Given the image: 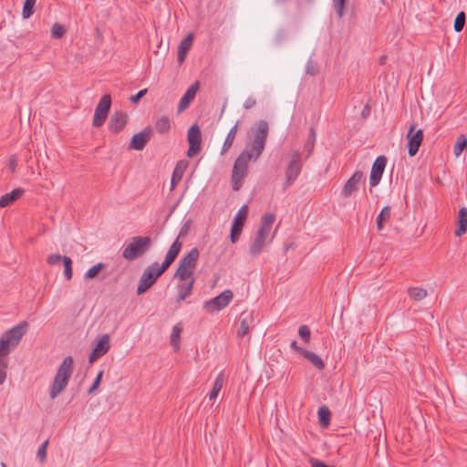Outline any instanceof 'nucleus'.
<instances>
[{
    "instance_id": "obj_4",
    "label": "nucleus",
    "mask_w": 467,
    "mask_h": 467,
    "mask_svg": "<svg viewBox=\"0 0 467 467\" xmlns=\"http://www.w3.org/2000/svg\"><path fill=\"white\" fill-rule=\"evenodd\" d=\"M151 244L150 236H134L127 245L123 246L122 257L128 261H134L149 251Z\"/></svg>"
},
{
    "instance_id": "obj_46",
    "label": "nucleus",
    "mask_w": 467,
    "mask_h": 467,
    "mask_svg": "<svg viewBox=\"0 0 467 467\" xmlns=\"http://www.w3.org/2000/svg\"><path fill=\"white\" fill-rule=\"evenodd\" d=\"M234 138H231L230 136L226 135L223 147L221 149V155H224L230 150L234 143Z\"/></svg>"
},
{
    "instance_id": "obj_54",
    "label": "nucleus",
    "mask_w": 467,
    "mask_h": 467,
    "mask_svg": "<svg viewBox=\"0 0 467 467\" xmlns=\"http://www.w3.org/2000/svg\"><path fill=\"white\" fill-rule=\"evenodd\" d=\"M238 126H239V122L237 121L231 129L230 130L228 131L227 135L230 136L231 138H234L235 139V136H236V133H237V130H238Z\"/></svg>"
},
{
    "instance_id": "obj_12",
    "label": "nucleus",
    "mask_w": 467,
    "mask_h": 467,
    "mask_svg": "<svg viewBox=\"0 0 467 467\" xmlns=\"http://www.w3.org/2000/svg\"><path fill=\"white\" fill-rule=\"evenodd\" d=\"M27 328V322L23 321L13 327L11 329L7 330L2 337L8 341L9 346L16 348L20 343L23 336L26 333Z\"/></svg>"
},
{
    "instance_id": "obj_28",
    "label": "nucleus",
    "mask_w": 467,
    "mask_h": 467,
    "mask_svg": "<svg viewBox=\"0 0 467 467\" xmlns=\"http://www.w3.org/2000/svg\"><path fill=\"white\" fill-rule=\"evenodd\" d=\"M182 331V327H181L180 324H177L172 327V331L171 334V344L175 351H178L180 349V337Z\"/></svg>"
},
{
    "instance_id": "obj_42",
    "label": "nucleus",
    "mask_w": 467,
    "mask_h": 467,
    "mask_svg": "<svg viewBox=\"0 0 467 467\" xmlns=\"http://www.w3.org/2000/svg\"><path fill=\"white\" fill-rule=\"evenodd\" d=\"M65 32L66 30L64 26L57 23L53 25L51 28V35L56 39L61 38L64 36Z\"/></svg>"
},
{
    "instance_id": "obj_59",
    "label": "nucleus",
    "mask_w": 467,
    "mask_h": 467,
    "mask_svg": "<svg viewBox=\"0 0 467 467\" xmlns=\"http://www.w3.org/2000/svg\"><path fill=\"white\" fill-rule=\"evenodd\" d=\"M1 467H6L5 463L1 462Z\"/></svg>"
},
{
    "instance_id": "obj_27",
    "label": "nucleus",
    "mask_w": 467,
    "mask_h": 467,
    "mask_svg": "<svg viewBox=\"0 0 467 467\" xmlns=\"http://www.w3.org/2000/svg\"><path fill=\"white\" fill-rule=\"evenodd\" d=\"M303 357L306 358L314 367L317 369H323L325 368V363L322 358L316 353L309 350H303Z\"/></svg>"
},
{
    "instance_id": "obj_5",
    "label": "nucleus",
    "mask_w": 467,
    "mask_h": 467,
    "mask_svg": "<svg viewBox=\"0 0 467 467\" xmlns=\"http://www.w3.org/2000/svg\"><path fill=\"white\" fill-rule=\"evenodd\" d=\"M200 256L197 247L192 248L179 262L174 276L180 280L193 278L192 275Z\"/></svg>"
},
{
    "instance_id": "obj_33",
    "label": "nucleus",
    "mask_w": 467,
    "mask_h": 467,
    "mask_svg": "<svg viewBox=\"0 0 467 467\" xmlns=\"http://www.w3.org/2000/svg\"><path fill=\"white\" fill-rule=\"evenodd\" d=\"M16 348L9 346L8 341L1 337L0 338V358H8V354Z\"/></svg>"
},
{
    "instance_id": "obj_32",
    "label": "nucleus",
    "mask_w": 467,
    "mask_h": 467,
    "mask_svg": "<svg viewBox=\"0 0 467 467\" xmlns=\"http://www.w3.org/2000/svg\"><path fill=\"white\" fill-rule=\"evenodd\" d=\"M37 0H25L22 10V16L25 19L29 18L33 15V8Z\"/></svg>"
},
{
    "instance_id": "obj_14",
    "label": "nucleus",
    "mask_w": 467,
    "mask_h": 467,
    "mask_svg": "<svg viewBox=\"0 0 467 467\" xmlns=\"http://www.w3.org/2000/svg\"><path fill=\"white\" fill-rule=\"evenodd\" d=\"M407 140L408 153L410 157H413L418 152L419 148L423 140L422 130H415V125H411L407 134Z\"/></svg>"
},
{
    "instance_id": "obj_11",
    "label": "nucleus",
    "mask_w": 467,
    "mask_h": 467,
    "mask_svg": "<svg viewBox=\"0 0 467 467\" xmlns=\"http://www.w3.org/2000/svg\"><path fill=\"white\" fill-rule=\"evenodd\" d=\"M187 139L189 142L187 156L192 158L200 151L202 143V133L197 124L191 126L188 130Z\"/></svg>"
},
{
    "instance_id": "obj_58",
    "label": "nucleus",
    "mask_w": 467,
    "mask_h": 467,
    "mask_svg": "<svg viewBox=\"0 0 467 467\" xmlns=\"http://www.w3.org/2000/svg\"><path fill=\"white\" fill-rule=\"evenodd\" d=\"M177 164H179V172L182 171H183V163L181 161V162H178Z\"/></svg>"
},
{
    "instance_id": "obj_37",
    "label": "nucleus",
    "mask_w": 467,
    "mask_h": 467,
    "mask_svg": "<svg viewBox=\"0 0 467 467\" xmlns=\"http://www.w3.org/2000/svg\"><path fill=\"white\" fill-rule=\"evenodd\" d=\"M466 146H467V139L464 136H461L453 147L454 155L456 157H459L462 153V151Z\"/></svg>"
},
{
    "instance_id": "obj_44",
    "label": "nucleus",
    "mask_w": 467,
    "mask_h": 467,
    "mask_svg": "<svg viewBox=\"0 0 467 467\" xmlns=\"http://www.w3.org/2000/svg\"><path fill=\"white\" fill-rule=\"evenodd\" d=\"M310 329L307 326L303 325L298 328V335L305 343H308L310 340Z\"/></svg>"
},
{
    "instance_id": "obj_26",
    "label": "nucleus",
    "mask_w": 467,
    "mask_h": 467,
    "mask_svg": "<svg viewBox=\"0 0 467 467\" xmlns=\"http://www.w3.org/2000/svg\"><path fill=\"white\" fill-rule=\"evenodd\" d=\"M224 381H225V377L223 372H220L216 376V378L213 381V389H212L211 392L208 394L209 400H214L218 397L219 392L223 389Z\"/></svg>"
},
{
    "instance_id": "obj_36",
    "label": "nucleus",
    "mask_w": 467,
    "mask_h": 467,
    "mask_svg": "<svg viewBox=\"0 0 467 467\" xmlns=\"http://www.w3.org/2000/svg\"><path fill=\"white\" fill-rule=\"evenodd\" d=\"M105 267V265L102 263H98L94 265L92 267H90L84 275L85 279H92L97 276V275L99 273L100 270H102Z\"/></svg>"
},
{
    "instance_id": "obj_16",
    "label": "nucleus",
    "mask_w": 467,
    "mask_h": 467,
    "mask_svg": "<svg viewBox=\"0 0 467 467\" xmlns=\"http://www.w3.org/2000/svg\"><path fill=\"white\" fill-rule=\"evenodd\" d=\"M152 132L153 129L150 126H147L140 132L134 134L130 143V149L142 150L150 140Z\"/></svg>"
},
{
    "instance_id": "obj_45",
    "label": "nucleus",
    "mask_w": 467,
    "mask_h": 467,
    "mask_svg": "<svg viewBox=\"0 0 467 467\" xmlns=\"http://www.w3.org/2000/svg\"><path fill=\"white\" fill-rule=\"evenodd\" d=\"M318 415H319V420H320L321 424L328 425L329 416H330V412H329L328 409L324 408V407L320 408L318 410Z\"/></svg>"
},
{
    "instance_id": "obj_22",
    "label": "nucleus",
    "mask_w": 467,
    "mask_h": 467,
    "mask_svg": "<svg viewBox=\"0 0 467 467\" xmlns=\"http://www.w3.org/2000/svg\"><path fill=\"white\" fill-rule=\"evenodd\" d=\"M182 283H181L178 285V297H177L178 303L185 300L188 296H191L192 287L194 285V278H190L188 280H182Z\"/></svg>"
},
{
    "instance_id": "obj_18",
    "label": "nucleus",
    "mask_w": 467,
    "mask_h": 467,
    "mask_svg": "<svg viewBox=\"0 0 467 467\" xmlns=\"http://www.w3.org/2000/svg\"><path fill=\"white\" fill-rule=\"evenodd\" d=\"M200 88V82L198 80L194 81L186 90L184 95L181 98L180 102L178 104V112L181 113L184 111L194 99L198 90Z\"/></svg>"
},
{
    "instance_id": "obj_8",
    "label": "nucleus",
    "mask_w": 467,
    "mask_h": 467,
    "mask_svg": "<svg viewBox=\"0 0 467 467\" xmlns=\"http://www.w3.org/2000/svg\"><path fill=\"white\" fill-rule=\"evenodd\" d=\"M249 161H251V160H248L242 154L235 160L232 172V188L234 191L240 189L242 181L246 175Z\"/></svg>"
},
{
    "instance_id": "obj_55",
    "label": "nucleus",
    "mask_w": 467,
    "mask_h": 467,
    "mask_svg": "<svg viewBox=\"0 0 467 467\" xmlns=\"http://www.w3.org/2000/svg\"><path fill=\"white\" fill-rule=\"evenodd\" d=\"M291 348L296 351L297 352L298 354L302 355L303 356V350H306L304 348H301L297 345V342L296 340H293L291 342Z\"/></svg>"
},
{
    "instance_id": "obj_9",
    "label": "nucleus",
    "mask_w": 467,
    "mask_h": 467,
    "mask_svg": "<svg viewBox=\"0 0 467 467\" xmlns=\"http://www.w3.org/2000/svg\"><path fill=\"white\" fill-rule=\"evenodd\" d=\"M233 297H234L233 292L229 289H226L223 292H222L220 295H218L217 296H215L208 301H205L203 303V308L208 313H214V312L221 311L222 309H223L224 307H226L229 305V303L232 301Z\"/></svg>"
},
{
    "instance_id": "obj_34",
    "label": "nucleus",
    "mask_w": 467,
    "mask_h": 467,
    "mask_svg": "<svg viewBox=\"0 0 467 467\" xmlns=\"http://www.w3.org/2000/svg\"><path fill=\"white\" fill-rule=\"evenodd\" d=\"M192 45V35L190 34L184 37L179 44L178 51L187 54Z\"/></svg>"
},
{
    "instance_id": "obj_20",
    "label": "nucleus",
    "mask_w": 467,
    "mask_h": 467,
    "mask_svg": "<svg viewBox=\"0 0 467 467\" xmlns=\"http://www.w3.org/2000/svg\"><path fill=\"white\" fill-rule=\"evenodd\" d=\"M128 122V115L121 111H115L109 121V129L111 132L117 133L122 130Z\"/></svg>"
},
{
    "instance_id": "obj_25",
    "label": "nucleus",
    "mask_w": 467,
    "mask_h": 467,
    "mask_svg": "<svg viewBox=\"0 0 467 467\" xmlns=\"http://www.w3.org/2000/svg\"><path fill=\"white\" fill-rule=\"evenodd\" d=\"M467 232V208L462 207L459 211L458 227L455 230L456 236H462Z\"/></svg>"
},
{
    "instance_id": "obj_51",
    "label": "nucleus",
    "mask_w": 467,
    "mask_h": 467,
    "mask_svg": "<svg viewBox=\"0 0 467 467\" xmlns=\"http://www.w3.org/2000/svg\"><path fill=\"white\" fill-rule=\"evenodd\" d=\"M255 104H256V99H255L254 97L250 96V97H248V98L246 99V100L244 101V108L245 109H252Z\"/></svg>"
},
{
    "instance_id": "obj_47",
    "label": "nucleus",
    "mask_w": 467,
    "mask_h": 467,
    "mask_svg": "<svg viewBox=\"0 0 467 467\" xmlns=\"http://www.w3.org/2000/svg\"><path fill=\"white\" fill-rule=\"evenodd\" d=\"M182 176V171L179 172V164L176 165L175 170L172 173L171 177V187L174 188L175 185L181 181Z\"/></svg>"
},
{
    "instance_id": "obj_53",
    "label": "nucleus",
    "mask_w": 467,
    "mask_h": 467,
    "mask_svg": "<svg viewBox=\"0 0 467 467\" xmlns=\"http://www.w3.org/2000/svg\"><path fill=\"white\" fill-rule=\"evenodd\" d=\"M317 72V68L315 67V66L313 65L311 59H309L307 61V64H306V73L307 74H310V75H315Z\"/></svg>"
},
{
    "instance_id": "obj_21",
    "label": "nucleus",
    "mask_w": 467,
    "mask_h": 467,
    "mask_svg": "<svg viewBox=\"0 0 467 467\" xmlns=\"http://www.w3.org/2000/svg\"><path fill=\"white\" fill-rule=\"evenodd\" d=\"M363 173L360 171H356L352 176L346 182L342 190L341 195L343 197L350 196L355 191L358 190V184L362 180Z\"/></svg>"
},
{
    "instance_id": "obj_23",
    "label": "nucleus",
    "mask_w": 467,
    "mask_h": 467,
    "mask_svg": "<svg viewBox=\"0 0 467 467\" xmlns=\"http://www.w3.org/2000/svg\"><path fill=\"white\" fill-rule=\"evenodd\" d=\"M24 194V190L20 188L14 189L12 192H7L0 197V207L4 208L10 205L15 201L18 200Z\"/></svg>"
},
{
    "instance_id": "obj_15",
    "label": "nucleus",
    "mask_w": 467,
    "mask_h": 467,
    "mask_svg": "<svg viewBox=\"0 0 467 467\" xmlns=\"http://www.w3.org/2000/svg\"><path fill=\"white\" fill-rule=\"evenodd\" d=\"M386 164L387 158L384 155L377 157V159L373 162L369 176L370 188L375 187L379 183L384 170L386 168Z\"/></svg>"
},
{
    "instance_id": "obj_7",
    "label": "nucleus",
    "mask_w": 467,
    "mask_h": 467,
    "mask_svg": "<svg viewBox=\"0 0 467 467\" xmlns=\"http://www.w3.org/2000/svg\"><path fill=\"white\" fill-rule=\"evenodd\" d=\"M302 166L303 161L301 159V154L300 151L296 150L292 153L285 169L286 182L284 184V190H286L296 182L301 172Z\"/></svg>"
},
{
    "instance_id": "obj_3",
    "label": "nucleus",
    "mask_w": 467,
    "mask_h": 467,
    "mask_svg": "<svg viewBox=\"0 0 467 467\" xmlns=\"http://www.w3.org/2000/svg\"><path fill=\"white\" fill-rule=\"evenodd\" d=\"M72 372L73 358L71 356H67L59 365L54 380L51 384L49 396L52 400L56 399L67 388Z\"/></svg>"
},
{
    "instance_id": "obj_29",
    "label": "nucleus",
    "mask_w": 467,
    "mask_h": 467,
    "mask_svg": "<svg viewBox=\"0 0 467 467\" xmlns=\"http://www.w3.org/2000/svg\"><path fill=\"white\" fill-rule=\"evenodd\" d=\"M391 213L390 208L389 206H385L377 216V228L378 230H382L385 222H388L390 219Z\"/></svg>"
},
{
    "instance_id": "obj_30",
    "label": "nucleus",
    "mask_w": 467,
    "mask_h": 467,
    "mask_svg": "<svg viewBox=\"0 0 467 467\" xmlns=\"http://www.w3.org/2000/svg\"><path fill=\"white\" fill-rule=\"evenodd\" d=\"M408 294L409 296L415 301H420L427 296V291L422 287H410Z\"/></svg>"
},
{
    "instance_id": "obj_17",
    "label": "nucleus",
    "mask_w": 467,
    "mask_h": 467,
    "mask_svg": "<svg viewBox=\"0 0 467 467\" xmlns=\"http://www.w3.org/2000/svg\"><path fill=\"white\" fill-rule=\"evenodd\" d=\"M109 336L104 334L97 339V344L89 356L88 361L93 363L96 359L104 356L109 350Z\"/></svg>"
},
{
    "instance_id": "obj_41",
    "label": "nucleus",
    "mask_w": 467,
    "mask_h": 467,
    "mask_svg": "<svg viewBox=\"0 0 467 467\" xmlns=\"http://www.w3.org/2000/svg\"><path fill=\"white\" fill-rule=\"evenodd\" d=\"M48 446V440L45 441L36 451V458L42 463L47 459V449Z\"/></svg>"
},
{
    "instance_id": "obj_39",
    "label": "nucleus",
    "mask_w": 467,
    "mask_h": 467,
    "mask_svg": "<svg viewBox=\"0 0 467 467\" xmlns=\"http://www.w3.org/2000/svg\"><path fill=\"white\" fill-rule=\"evenodd\" d=\"M315 141H316V132H315L314 128H311L309 137H308L307 142L306 144V159H307L311 155V153L313 151Z\"/></svg>"
},
{
    "instance_id": "obj_56",
    "label": "nucleus",
    "mask_w": 467,
    "mask_h": 467,
    "mask_svg": "<svg viewBox=\"0 0 467 467\" xmlns=\"http://www.w3.org/2000/svg\"><path fill=\"white\" fill-rule=\"evenodd\" d=\"M186 54L181 53L178 51L177 58L180 64H182L185 60Z\"/></svg>"
},
{
    "instance_id": "obj_57",
    "label": "nucleus",
    "mask_w": 467,
    "mask_h": 467,
    "mask_svg": "<svg viewBox=\"0 0 467 467\" xmlns=\"http://www.w3.org/2000/svg\"><path fill=\"white\" fill-rule=\"evenodd\" d=\"M15 167H16V161L15 160H11L10 161V169L12 171H14Z\"/></svg>"
},
{
    "instance_id": "obj_19",
    "label": "nucleus",
    "mask_w": 467,
    "mask_h": 467,
    "mask_svg": "<svg viewBox=\"0 0 467 467\" xmlns=\"http://www.w3.org/2000/svg\"><path fill=\"white\" fill-rule=\"evenodd\" d=\"M182 247V242H181L179 240V237H177V239L170 246L163 263L161 264V265H160L161 272H164L174 262Z\"/></svg>"
},
{
    "instance_id": "obj_52",
    "label": "nucleus",
    "mask_w": 467,
    "mask_h": 467,
    "mask_svg": "<svg viewBox=\"0 0 467 467\" xmlns=\"http://www.w3.org/2000/svg\"><path fill=\"white\" fill-rule=\"evenodd\" d=\"M310 464H311V467H335V466H331V465H327L317 459H311Z\"/></svg>"
},
{
    "instance_id": "obj_1",
    "label": "nucleus",
    "mask_w": 467,
    "mask_h": 467,
    "mask_svg": "<svg viewBox=\"0 0 467 467\" xmlns=\"http://www.w3.org/2000/svg\"><path fill=\"white\" fill-rule=\"evenodd\" d=\"M269 134V126L266 120L255 122L250 129L244 150L240 153L251 161H256L265 148Z\"/></svg>"
},
{
    "instance_id": "obj_10",
    "label": "nucleus",
    "mask_w": 467,
    "mask_h": 467,
    "mask_svg": "<svg viewBox=\"0 0 467 467\" xmlns=\"http://www.w3.org/2000/svg\"><path fill=\"white\" fill-rule=\"evenodd\" d=\"M111 106V98L109 95H104L98 103L93 117V126L101 127L105 122Z\"/></svg>"
},
{
    "instance_id": "obj_48",
    "label": "nucleus",
    "mask_w": 467,
    "mask_h": 467,
    "mask_svg": "<svg viewBox=\"0 0 467 467\" xmlns=\"http://www.w3.org/2000/svg\"><path fill=\"white\" fill-rule=\"evenodd\" d=\"M102 376H103V371L101 370V371L99 372V374L97 375L93 384L91 385V387L88 390V394H92L99 388V386L100 384V381H101V379H102Z\"/></svg>"
},
{
    "instance_id": "obj_49",
    "label": "nucleus",
    "mask_w": 467,
    "mask_h": 467,
    "mask_svg": "<svg viewBox=\"0 0 467 467\" xmlns=\"http://www.w3.org/2000/svg\"><path fill=\"white\" fill-rule=\"evenodd\" d=\"M65 255H60V254H50L49 256H47V262L48 265H55L57 264H58L60 261L63 262V257Z\"/></svg>"
},
{
    "instance_id": "obj_31",
    "label": "nucleus",
    "mask_w": 467,
    "mask_h": 467,
    "mask_svg": "<svg viewBox=\"0 0 467 467\" xmlns=\"http://www.w3.org/2000/svg\"><path fill=\"white\" fill-rule=\"evenodd\" d=\"M155 128L160 133H166L171 129V121L168 117H161L158 119L155 122Z\"/></svg>"
},
{
    "instance_id": "obj_43",
    "label": "nucleus",
    "mask_w": 467,
    "mask_h": 467,
    "mask_svg": "<svg viewBox=\"0 0 467 467\" xmlns=\"http://www.w3.org/2000/svg\"><path fill=\"white\" fill-rule=\"evenodd\" d=\"M332 2L338 18L343 17L346 0H332Z\"/></svg>"
},
{
    "instance_id": "obj_38",
    "label": "nucleus",
    "mask_w": 467,
    "mask_h": 467,
    "mask_svg": "<svg viewBox=\"0 0 467 467\" xmlns=\"http://www.w3.org/2000/svg\"><path fill=\"white\" fill-rule=\"evenodd\" d=\"M465 13L463 11H461L458 13V15L455 17L453 28L455 32H461L465 25Z\"/></svg>"
},
{
    "instance_id": "obj_6",
    "label": "nucleus",
    "mask_w": 467,
    "mask_h": 467,
    "mask_svg": "<svg viewBox=\"0 0 467 467\" xmlns=\"http://www.w3.org/2000/svg\"><path fill=\"white\" fill-rule=\"evenodd\" d=\"M163 273L161 272L160 265L157 262L149 265L140 278L137 294L141 295L145 293Z\"/></svg>"
},
{
    "instance_id": "obj_24",
    "label": "nucleus",
    "mask_w": 467,
    "mask_h": 467,
    "mask_svg": "<svg viewBox=\"0 0 467 467\" xmlns=\"http://www.w3.org/2000/svg\"><path fill=\"white\" fill-rule=\"evenodd\" d=\"M254 322V317L251 313H244L240 319V325L237 331L238 337H244L250 331V327Z\"/></svg>"
},
{
    "instance_id": "obj_40",
    "label": "nucleus",
    "mask_w": 467,
    "mask_h": 467,
    "mask_svg": "<svg viewBox=\"0 0 467 467\" xmlns=\"http://www.w3.org/2000/svg\"><path fill=\"white\" fill-rule=\"evenodd\" d=\"M8 368V358H0V385H3L6 379Z\"/></svg>"
},
{
    "instance_id": "obj_50",
    "label": "nucleus",
    "mask_w": 467,
    "mask_h": 467,
    "mask_svg": "<svg viewBox=\"0 0 467 467\" xmlns=\"http://www.w3.org/2000/svg\"><path fill=\"white\" fill-rule=\"evenodd\" d=\"M148 92L147 88L140 90L136 95L130 97V100L132 103L137 104L140 100L142 97H144Z\"/></svg>"
},
{
    "instance_id": "obj_35",
    "label": "nucleus",
    "mask_w": 467,
    "mask_h": 467,
    "mask_svg": "<svg viewBox=\"0 0 467 467\" xmlns=\"http://www.w3.org/2000/svg\"><path fill=\"white\" fill-rule=\"evenodd\" d=\"M63 265H64V275L67 280H71L73 276L72 270V260L69 256L63 257Z\"/></svg>"
},
{
    "instance_id": "obj_13",
    "label": "nucleus",
    "mask_w": 467,
    "mask_h": 467,
    "mask_svg": "<svg viewBox=\"0 0 467 467\" xmlns=\"http://www.w3.org/2000/svg\"><path fill=\"white\" fill-rule=\"evenodd\" d=\"M248 214V206L246 204L243 205L237 213L234 216L232 228H231V241L232 243H235L242 233V229L244 227V221Z\"/></svg>"
},
{
    "instance_id": "obj_2",
    "label": "nucleus",
    "mask_w": 467,
    "mask_h": 467,
    "mask_svg": "<svg viewBox=\"0 0 467 467\" xmlns=\"http://www.w3.org/2000/svg\"><path fill=\"white\" fill-rule=\"evenodd\" d=\"M275 220V215L272 213L263 215L259 228L249 248V252L253 256L259 255L263 249L272 243L275 232L271 234V229Z\"/></svg>"
}]
</instances>
